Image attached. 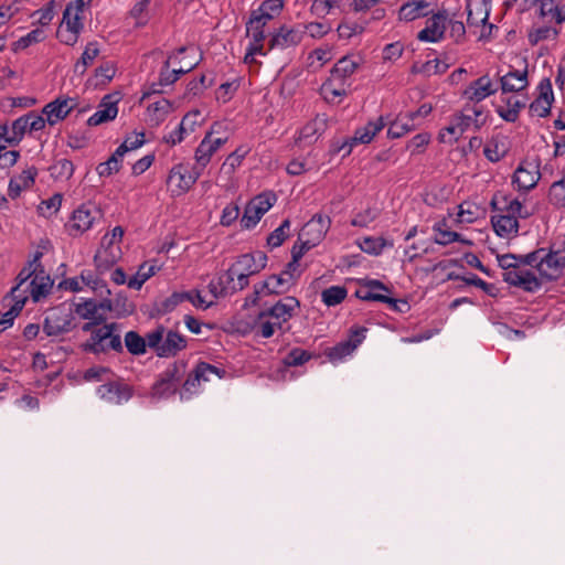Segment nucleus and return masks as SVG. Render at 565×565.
<instances>
[{"mask_svg": "<svg viewBox=\"0 0 565 565\" xmlns=\"http://www.w3.org/2000/svg\"><path fill=\"white\" fill-rule=\"evenodd\" d=\"M124 234V228L121 226H116L111 232L106 233L103 236L100 246L94 256V263L98 274H104L121 258V242Z\"/></svg>", "mask_w": 565, "mask_h": 565, "instance_id": "0eeeda50", "label": "nucleus"}, {"mask_svg": "<svg viewBox=\"0 0 565 565\" xmlns=\"http://www.w3.org/2000/svg\"><path fill=\"white\" fill-rule=\"evenodd\" d=\"M267 265V256L263 252L244 254L237 257L232 266L218 278L228 294L243 290L248 286L249 277L262 271Z\"/></svg>", "mask_w": 565, "mask_h": 565, "instance_id": "7ed1b4c3", "label": "nucleus"}, {"mask_svg": "<svg viewBox=\"0 0 565 565\" xmlns=\"http://www.w3.org/2000/svg\"><path fill=\"white\" fill-rule=\"evenodd\" d=\"M284 7L282 0H266L250 14L247 22V35L250 38V43L245 55V62H254L256 54L263 52V41L265 40V25L278 15Z\"/></svg>", "mask_w": 565, "mask_h": 565, "instance_id": "20e7f679", "label": "nucleus"}, {"mask_svg": "<svg viewBox=\"0 0 565 565\" xmlns=\"http://www.w3.org/2000/svg\"><path fill=\"white\" fill-rule=\"evenodd\" d=\"M490 0H468L467 12H468V25L480 26V39H486L491 35L493 29L492 24H488L490 13Z\"/></svg>", "mask_w": 565, "mask_h": 565, "instance_id": "dca6fc26", "label": "nucleus"}, {"mask_svg": "<svg viewBox=\"0 0 565 565\" xmlns=\"http://www.w3.org/2000/svg\"><path fill=\"white\" fill-rule=\"evenodd\" d=\"M157 270L156 265L142 264L137 273L127 281L129 288L139 290L142 285L154 275Z\"/></svg>", "mask_w": 565, "mask_h": 565, "instance_id": "4d7b16f0", "label": "nucleus"}, {"mask_svg": "<svg viewBox=\"0 0 565 565\" xmlns=\"http://www.w3.org/2000/svg\"><path fill=\"white\" fill-rule=\"evenodd\" d=\"M548 200L557 209H565V179L555 181L550 186Z\"/></svg>", "mask_w": 565, "mask_h": 565, "instance_id": "bf43d9fd", "label": "nucleus"}, {"mask_svg": "<svg viewBox=\"0 0 565 565\" xmlns=\"http://www.w3.org/2000/svg\"><path fill=\"white\" fill-rule=\"evenodd\" d=\"M88 2L89 0H77L74 3L67 4L63 14L62 23L60 25L81 33L83 29V9L84 6Z\"/></svg>", "mask_w": 565, "mask_h": 565, "instance_id": "4c0bfd02", "label": "nucleus"}, {"mask_svg": "<svg viewBox=\"0 0 565 565\" xmlns=\"http://www.w3.org/2000/svg\"><path fill=\"white\" fill-rule=\"evenodd\" d=\"M276 198L273 193H264L254 198L246 206L241 224L244 228L254 227L262 216L273 206Z\"/></svg>", "mask_w": 565, "mask_h": 565, "instance_id": "6ab92c4d", "label": "nucleus"}, {"mask_svg": "<svg viewBox=\"0 0 565 565\" xmlns=\"http://www.w3.org/2000/svg\"><path fill=\"white\" fill-rule=\"evenodd\" d=\"M366 329L361 328L352 332L350 340L339 343L338 345L328 350L327 355L331 362H339L345 356L352 354V352L362 343L365 339Z\"/></svg>", "mask_w": 565, "mask_h": 565, "instance_id": "c756f323", "label": "nucleus"}, {"mask_svg": "<svg viewBox=\"0 0 565 565\" xmlns=\"http://www.w3.org/2000/svg\"><path fill=\"white\" fill-rule=\"evenodd\" d=\"M384 126L382 117L369 121L365 126L355 130L354 136L341 147V150H345L344 153L349 154L353 146L370 143Z\"/></svg>", "mask_w": 565, "mask_h": 565, "instance_id": "393cba45", "label": "nucleus"}, {"mask_svg": "<svg viewBox=\"0 0 565 565\" xmlns=\"http://www.w3.org/2000/svg\"><path fill=\"white\" fill-rule=\"evenodd\" d=\"M46 38L45 31L42 28H36L22 36L14 43V50H23L28 46L42 42Z\"/></svg>", "mask_w": 565, "mask_h": 565, "instance_id": "0e129e2a", "label": "nucleus"}, {"mask_svg": "<svg viewBox=\"0 0 565 565\" xmlns=\"http://www.w3.org/2000/svg\"><path fill=\"white\" fill-rule=\"evenodd\" d=\"M483 215L482 209L475 202L465 201L458 206L455 222L458 224H472Z\"/></svg>", "mask_w": 565, "mask_h": 565, "instance_id": "de8ad7c7", "label": "nucleus"}, {"mask_svg": "<svg viewBox=\"0 0 565 565\" xmlns=\"http://www.w3.org/2000/svg\"><path fill=\"white\" fill-rule=\"evenodd\" d=\"M345 297L347 289L341 286H332L321 294L322 301L329 307L339 305Z\"/></svg>", "mask_w": 565, "mask_h": 565, "instance_id": "052dcab7", "label": "nucleus"}, {"mask_svg": "<svg viewBox=\"0 0 565 565\" xmlns=\"http://www.w3.org/2000/svg\"><path fill=\"white\" fill-rule=\"evenodd\" d=\"M497 262L503 270V280L509 285L520 287L525 291H535L541 287V281L536 276V265L531 259V254L525 256L498 254Z\"/></svg>", "mask_w": 565, "mask_h": 565, "instance_id": "f03ea898", "label": "nucleus"}, {"mask_svg": "<svg viewBox=\"0 0 565 565\" xmlns=\"http://www.w3.org/2000/svg\"><path fill=\"white\" fill-rule=\"evenodd\" d=\"M498 92V86L492 78L484 74L477 79L470 82L462 90V97L470 103H481L486 98L494 95Z\"/></svg>", "mask_w": 565, "mask_h": 565, "instance_id": "4be33fe9", "label": "nucleus"}, {"mask_svg": "<svg viewBox=\"0 0 565 565\" xmlns=\"http://www.w3.org/2000/svg\"><path fill=\"white\" fill-rule=\"evenodd\" d=\"M63 285L65 289L74 292L84 290V287L86 286L93 291L99 292V295L110 294V290L106 287L104 281L100 280L92 270H83L79 276L65 279Z\"/></svg>", "mask_w": 565, "mask_h": 565, "instance_id": "b1692460", "label": "nucleus"}, {"mask_svg": "<svg viewBox=\"0 0 565 565\" xmlns=\"http://www.w3.org/2000/svg\"><path fill=\"white\" fill-rule=\"evenodd\" d=\"M121 158L122 156H117V151H115L107 161L97 166L96 171L98 175L105 178L118 172L120 169Z\"/></svg>", "mask_w": 565, "mask_h": 565, "instance_id": "e2e57ef3", "label": "nucleus"}, {"mask_svg": "<svg viewBox=\"0 0 565 565\" xmlns=\"http://www.w3.org/2000/svg\"><path fill=\"white\" fill-rule=\"evenodd\" d=\"M362 62L359 55H348L338 61L330 76L348 83V78L358 70Z\"/></svg>", "mask_w": 565, "mask_h": 565, "instance_id": "a19ab883", "label": "nucleus"}, {"mask_svg": "<svg viewBox=\"0 0 565 565\" xmlns=\"http://www.w3.org/2000/svg\"><path fill=\"white\" fill-rule=\"evenodd\" d=\"M431 10V2L427 0H409L399 8L398 19L411 22L428 15Z\"/></svg>", "mask_w": 565, "mask_h": 565, "instance_id": "f704fd0d", "label": "nucleus"}, {"mask_svg": "<svg viewBox=\"0 0 565 565\" xmlns=\"http://www.w3.org/2000/svg\"><path fill=\"white\" fill-rule=\"evenodd\" d=\"M509 151V141L504 136L492 137L484 146L483 153L491 162L500 161Z\"/></svg>", "mask_w": 565, "mask_h": 565, "instance_id": "a18cd8bd", "label": "nucleus"}, {"mask_svg": "<svg viewBox=\"0 0 565 565\" xmlns=\"http://www.w3.org/2000/svg\"><path fill=\"white\" fill-rule=\"evenodd\" d=\"M36 175L35 168H28L23 170L18 177H14L9 182V196L15 199L20 195V193L29 189L33 183Z\"/></svg>", "mask_w": 565, "mask_h": 565, "instance_id": "c03bdc74", "label": "nucleus"}, {"mask_svg": "<svg viewBox=\"0 0 565 565\" xmlns=\"http://www.w3.org/2000/svg\"><path fill=\"white\" fill-rule=\"evenodd\" d=\"M223 282L218 280V278L213 279L209 282V292L203 294L200 290H192L189 292H181L173 295L175 301L189 300L193 306L200 309H207L212 305H214L215 300L220 297H225L230 295L227 290L222 285Z\"/></svg>", "mask_w": 565, "mask_h": 565, "instance_id": "4468645a", "label": "nucleus"}, {"mask_svg": "<svg viewBox=\"0 0 565 565\" xmlns=\"http://www.w3.org/2000/svg\"><path fill=\"white\" fill-rule=\"evenodd\" d=\"M102 217L100 209L93 203L78 206L68 222V231L73 236L82 235L93 227Z\"/></svg>", "mask_w": 565, "mask_h": 565, "instance_id": "2eb2a0df", "label": "nucleus"}, {"mask_svg": "<svg viewBox=\"0 0 565 565\" xmlns=\"http://www.w3.org/2000/svg\"><path fill=\"white\" fill-rule=\"evenodd\" d=\"M4 301L10 305V309L1 315L0 331H4L13 324V320L21 312L24 306L23 300L15 298L12 294L10 297H7Z\"/></svg>", "mask_w": 565, "mask_h": 565, "instance_id": "3c124183", "label": "nucleus"}, {"mask_svg": "<svg viewBox=\"0 0 565 565\" xmlns=\"http://www.w3.org/2000/svg\"><path fill=\"white\" fill-rule=\"evenodd\" d=\"M184 372L185 365L183 363L174 364L172 367L168 369L163 379L154 385L153 394L156 396L164 395L166 391H161V387L166 384L168 385V390L177 391L178 384L181 381Z\"/></svg>", "mask_w": 565, "mask_h": 565, "instance_id": "79ce46f5", "label": "nucleus"}, {"mask_svg": "<svg viewBox=\"0 0 565 565\" xmlns=\"http://www.w3.org/2000/svg\"><path fill=\"white\" fill-rule=\"evenodd\" d=\"M331 221L324 215H315L306 225L302 227L299 234V242L296 244L299 248H302L303 253L309 250L319 244L330 227Z\"/></svg>", "mask_w": 565, "mask_h": 565, "instance_id": "ddd939ff", "label": "nucleus"}, {"mask_svg": "<svg viewBox=\"0 0 565 565\" xmlns=\"http://www.w3.org/2000/svg\"><path fill=\"white\" fill-rule=\"evenodd\" d=\"M490 205L492 210L498 211L504 215H512L516 220L527 218L533 213L532 209L523 204L520 200L508 198L502 194L493 195Z\"/></svg>", "mask_w": 565, "mask_h": 565, "instance_id": "5701e85b", "label": "nucleus"}, {"mask_svg": "<svg viewBox=\"0 0 565 565\" xmlns=\"http://www.w3.org/2000/svg\"><path fill=\"white\" fill-rule=\"evenodd\" d=\"M249 151L250 148L248 146L242 145L226 157L215 179L217 185L222 188H230L232 185V180L236 169L241 167Z\"/></svg>", "mask_w": 565, "mask_h": 565, "instance_id": "a211bd4d", "label": "nucleus"}, {"mask_svg": "<svg viewBox=\"0 0 565 565\" xmlns=\"http://www.w3.org/2000/svg\"><path fill=\"white\" fill-rule=\"evenodd\" d=\"M205 117L199 109L188 113L181 120L179 127L164 137V141L171 146L182 142L192 135L198 127L202 126Z\"/></svg>", "mask_w": 565, "mask_h": 565, "instance_id": "412c9836", "label": "nucleus"}, {"mask_svg": "<svg viewBox=\"0 0 565 565\" xmlns=\"http://www.w3.org/2000/svg\"><path fill=\"white\" fill-rule=\"evenodd\" d=\"M303 36L300 28L281 26L270 39V49H288L299 44Z\"/></svg>", "mask_w": 565, "mask_h": 565, "instance_id": "2f4dec72", "label": "nucleus"}, {"mask_svg": "<svg viewBox=\"0 0 565 565\" xmlns=\"http://www.w3.org/2000/svg\"><path fill=\"white\" fill-rule=\"evenodd\" d=\"M39 267V256H36L29 267L21 270L18 276L19 282L12 288V295L22 299L24 303L29 296L35 302L40 301L53 287V280L43 270L38 271Z\"/></svg>", "mask_w": 565, "mask_h": 565, "instance_id": "39448f33", "label": "nucleus"}, {"mask_svg": "<svg viewBox=\"0 0 565 565\" xmlns=\"http://www.w3.org/2000/svg\"><path fill=\"white\" fill-rule=\"evenodd\" d=\"M111 310V301L104 300L102 302H95L94 300H87L79 302L75 306V312L85 320H89L83 326L84 331H90L94 324H98L106 319V312Z\"/></svg>", "mask_w": 565, "mask_h": 565, "instance_id": "f3484780", "label": "nucleus"}, {"mask_svg": "<svg viewBox=\"0 0 565 565\" xmlns=\"http://www.w3.org/2000/svg\"><path fill=\"white\" fill-rule=\"evenodd\" d=\"M185 347V340L177 332L169 331L161 345L158 348V355L170 356Z\"/></svg>", "mask_w": 565, "mask_h": 565, "instance_id": "09e8293b", "label": "nucleus"}, {"mask_svg": "<svg viewBox=\"0 0 565 565\" xmlns=\"http://www.w3.org/2000/svg\"><path fill=\"white\" fill-rule=\"evenodd\" d=\"M328 119L324 115H317L315 119L305 125L297 139V142L303 145H311L324 132Z\"/></svg>", "mask_w": 565, "mask_h": 565, "instance_id": "c9c22d12", "label": "nucleus"}, {"mask_svg": "<svg viewBox=\"0 0 565 565\" xmlns=\"http://www.w3.org/2000/svg\"><path fill=\"white\" fill-rule=\"evenodd\" d=\"M491 223L495 234L503 239H512L519 233V221L512 215L499 214L491 217Z\"/></svg>", "mask_w": 565, "mask_h": 565, "instance_id": "72a5a7b5", "label": "nucleus"}, {"mask_svg": "<svg viewBox=\"0 0 565 565\" xmlns=\"http://www.w3.org/2000/svg\"><path fill=\"white\" fill-rule=\"evenodd\" d=\"M540 178L539 163L535 161H524L513 174V184H515L518 190L529 191L537 184Z\"/></svg>", "mask_w": 565, "mask_h": 565, "instance_id": "a878e982", "label": "nucleus"}, {"mask_svg": "<svg viewBox=\"0 0 565 565\" xmlns=\"http://www.w3.org/2000/svg\"><path fill=\"white\" fill-rule=\"evenodd\" d=\"M356 297L361 300H386V295H391V290L384 284L376 279H363L359 282V288L355 292Z\"/></svg>", "mask_w": 565, "mask_h": 565, "instance_id": "7c9ffc66", "label": "nucleus"}, {"mask_svg": "<svg viewBox=\"0 0 565 565\" xmlns=\"http://www.w3.org/2000/svg\"><path fill=\"white\" fill-rule=\"evenodd\" d=\"M75 106L76 102L73 98H56L43 107L42 114L45 116L47 125L54 126L65 119Z\"/></svg>", "mask_w": 565, "mask_h": 565, "instance_id": "bb28decb", "label": "nucleus"}, {"mask_svg": "<svg viewBox=\"0 0 565 565\" xmlns=\"http://www.w3.org/2000/svg\"><path fill=\"white\" fill-rule=\"evenodd\" d=\"M119 99L118 94L106 95L98 105L97 110L88 118V125L98 126L115 119L118 114L117 104Z\"/></svg>", "mask_w": 565, "mask_h": 565, "instance_id": "c85d7f7f", "label": "nucleus"}, {"mask_svg": "<svg viewBox=\"0 0 565 565\" xmlns=\"http://www.w3.org/2000/svg\"><path fill=\"white\" fill-rule=\"evenodd\" d=\"M172 111V104L166 98H159L147 107L145 120L150 126H159Z\"/></svg>", "mask_w": 565, "mask_h": 565, "instance_id": "58836bf2", "label": "nucleus"}, {"mask_svg": "<svg viewBox=\"0 0 565 565\" xmlns=\"http://www.w3.org/2000/svg\"><path fill=\"white\" fill-rule=\"evenodd\" d=\"M73 329V316L70 309L53 308L45 317L43 330L49 337L60 335Z\"/></svg>", "mask_w": 565, "mask_h": 565, "instance_id": "aec40b11", "label": "nucleus"}, {"mask_svg": "<svg viewBox=\"0 0 565 565\" xmlns=\"http://www.w3.org/2000/svg\"><path fill=\"white\" fill-rule=\"evenodd\" d=\"M52 175L60 180H68L74 173V166L67 159H61L51 167Z\"/></svg>", "mask_w": 565, "mask_h": 565, "instance_id": "774afa93", "label": "nucleus"}, {"mask_svg": "<svg viewBox=\"0 0 565 565\" xmlns=\"http://www.w3.org/2000/svg\"><path fill=\"white\" fill-rule=\"evenodd\" d=\"M26 132H29V120L26 115H24L12 122L11 132L6 137V142L10 146H15L23 139Z\"/></svg>", "mask_w": 565, "mask_h": 565, "instance_id": "6e6d98bb", "label": "nucleus"}, {"mask_svg": "<svg viewBox=\"0 0 565 565\" xmlns=\"http://www.w3.org/2000/svg\"><path fill=\"white\" fill-rule=\"evenodd\" d=\"M540 94L536 99L531 104L530 110L537 117H545L548 115L554 95L552 85L548 79H543L539 86Z\"/></svg>", "mask_w": 565, "mask_h": 565, "instance_id": "473e14b6", "label": "nucleus"}, {"mask_svg": "<svg viewBox=\"0 0 565 565\" xmlns=\"http://www.w3.org/2000/svg\"><path fill=\"white\" fill-rule=\"evenodd\" d=\"M259 286L262 290L265 292V295H279L287 292L291 288V279L282 275H273L268 277L264 282H262Z\"/></svg>", "mask_w": 565, "mask_h": 565, "instance_id": "8fccbe9b", "label": "nucleus"}, {"mask_svg": "<svg viewBox=\"0 0 565 565\" xmlns=\"http://www.w3.org/2000/svg\"><path fill=\"white\" fill-rule=\"evenodd\" d=\"M411 117L408 118H397L395 119L388 127L387 135L391 138H399L407 134L408 131L414 129V125L411 122Z\"/></svg>", "mask_w": 565, "mask_h": 565, "instance_id": "69168bd1", "label": "nucleus"}, {"mask_svg": "<svg viewBox=\"0 0 565 565\" xmlns=\"http://www.w3.org/2000/svg\"><path fill=\"white\" fill-rule=\"evenodd\" d=\"M145 143L143 132H134L116 149L117 156H125L127 152L140 148Z\"/></svg>", "mask_w": 565, "mask_h": 565, "instance_id": "680f3d73", "label": "nucleus"}, {"mask_svg": "<svg viewBox=\"0 0 565 565\" xmlns=\"http://www.w3.org/2000/svg\"><path fill=\"white\" fill-rule=\"evenodd\" d=\"M198 50L194 46L180 47L178 54L169 56L166 71L161 72V82L166 85L174 83L180 74L190 72L198 64Z\"/></svg>", "mask_w": 565, "mask_h": 565, "instance_id": "9d476101", "label": "nucleus"}, {"mask_svg": "<svg viewBox=\"0 0 565 565\" xmlns=\"http://www.w3.org/2000/svg\"><path fill=\"white\" fill-rule=\"evenodd\" d=\"M358 245L364 253L377 256L386 246L392 247L393 243L384 239L383 237L367 236L359 241Z\"/></svg>", "mask_w": 565, "mask_h": 565, "instance_id": "5fc2aeb1", "label": "nucleus"}, {"mask_svg": "<svg viewBox=\"0 0 565 565\" xmlns=\"http://www.w3.org/2000/svg\"><path fill=\"white\" fill-rule=\"evenodd\" d=\"M90 332L89 340L84 344L86 351L100 353L121 349L120 334L115 323L103 324L97 328L92 327Z\"/></svg>", "mask_w": 565, "mask_h": 565, "instance_id": "9b49d317", "label": "nucleus"}, {"mask_svg": "<svg viewBox=\"0 0 565 565\" xmlns=\"http://www.w3.org/2000/svg\"><path fill=\"white\" fill-rule=\"evenodd\" d=\"M557 35L558 31L556 29L551 26H542L534 29L529 33V41L531 42V44L535 45L546 40L554 41L556 40Z\"/></svg>", "mask_w": 565, "mask_h": 565, "instance_id": "338daca9", "label": "nucleus"}, {"mask_svg": "<svg viewBox=\"0 0 565 565\" xmlns=\"http://www.w3.org/2000/svg\"><path fill=\"white\" fill-rule=\"evenodd\" d=\"M201 171L196 164L192 169L185 163L173 166L167 178V185L171 194L179 196L186 193L199 179Z\"/></svg>", "mask_w": 565, "mask_h": 565, "instance_id": "f8f14e48", "label": "nucleus"}, {"mask_svg": "<svg viewBox=\"0 0 565 565\" xmlns=\"http://www.w3.org/2000/svg\"><path fill=\"white\" fill-rule=\"evenodd\" d=\"M302 248L298 249V246L295 245L292 247V260L288 263L285 270L281 273L282 276L291 279V287L296 282V280L299 278L301 274L299 259L303 256Z\"/></svg>", "mask_w": 565, "mask_h": 565, "instance_id": "13d9d810", "label": "nucleus"}, {"mask_svg": "<svg viewBox=\"0 0 565 565\" xmlns=\"http://www.w3.org/2000/svg\"><path fill=\"white\" fill-rule=\"evenodd\" d=\"M470 114H458L451 122L439 132V140L445 143H452L470 127H481L486 122V115L482 106H475Z\"/></svg>", "mask_w": 565, "mask_h": 565, "instance_id": "1a4fd4ad", "label": "nucleus"}, {"mask_svg": "<svg viewBox=\"0 0 565 565\" xmlns=\"http://www.w3.org/2000/svg\"><path fill=\"white\" fill-rule=\"evenodd\" d=\"M504 102L507 108L499 107L497 110L499 116L507 121H515L520 110L525 107L526 100L524 98L509 97Z\"/></svg>", "mask_w": 565, "mask_h": 565, "instance_id": "603ef678", "label": "nucleus"}, {"mask_svg": "<svg viewBox=\"0 0 565 565\" xmlns=\"http://www.w3.org/2000/svg\"><path fill=\"white\" fill-rule=\"evenodd\" d=\"M349 84L330 76L321 86V95L327 103L335 104L348 93Z\"/></svg>", "mask_w": 565, "mask_h": 565, "instance_id": "ea45409f", "label": "nucleus"}, {"mask_svg": "<svg viewBox=\"0 0 565 565\" xmlns=\"http://www.w3.org/2000/svg\"><path fill=\"white\" fill-rule=\"evenodd\" d=\"M433 231L435 233V242L439 245H448L454 242L470 245L471 242L461 237L460 234L451 231L445 221L435 223Z\"/></svg>", "mask_w": 565, "mask_h": 565, "instance_id": "49530a36", "label": "nucleus"}, {"mask_svg": "<svg viewBox=\"0 0 565 565\" xmlns=\"http://www.w3.org/2000/svg\"><path fill=\"white\" fill-rule=\"evenodd\" d=\"M531 259L536 265V271L542 278L557 279L565 268V243L550 252L539 249L531 253Z\"/></svg>", "mask_w": 565, "mask_h": 565, "instance_id": "6e6552de", "label": "nucleus"}, {"mask_svg": "<svg viewBox=\"0 0 565 565\" xmlns=\"http://www.w3.org/2000/svg\"><path fill=\"white\" fill-rule=\"evenodd\" d=\"M447 15L443 12L434 14L426 21V26L417 34L422 42L437 43L443 40L446 26Z\"/></svg>", "mask_w": 565, "mask_h": 565, "instance_id": "cd10ccee", "label": "nucleus"}, {"mask_svg": "<svg viewBox=\"0 0 565 565\" xmlns=\"http://www.w3.org/2000/svg\"><path fill=\"white\" fill-rule=\"evenodd\" d=\"M527 85L526 68L510 71L501 77V88L503 93L521 92L526 88Z\"/></svg>", "mask_w": 565, "mask_h": 565, "instance_id": "37998d69", "label": "nucleus"}, {"mask_svg": "<svg viewBox=\"0 0 565 565\" xmlns=\"http://www.w3.org/2000/svg\"><path fill=\"white\" fill-rule=\"evenodd\" d=\"M230 135L231 129L224 122H214L210 127L194 152L195 164L201 170L210 163L214 153L227 142Z\"/></svg>", "mask_w": 565, "mask_h": 565, "instance_id": "423d86ee", "label": "nucleus"}, {"mask_svg": "<svg viewBox=\"0 0 565 565\" xmlns=\"http://www.w3.org/2000/svg\"><path fill=\"white\" fill-rule=\"evenodd\" d=\"M97 394L102 399L113 404L127 402L131 396L130 388L127 385L118 383L100 385L97 390Z\"/></svg>", "mask_w": 565, "mask_h": 565, "instance_id": "e433bc0d", "label": "nucleus"}, {"mask_svg": "<svg viewBox=\"0 0 565 565\" xmlns=\"http://www.w3.org/2000/svg\"><path fill=\"white\" fill-rule=\"evenodd\" d=\"M300 302L297 298L287 296L271 307L259 311L255 317L241 319L238 329L244 333H254L256 337L270 338L276 330L281 329L297 312Z\"/></svg>", "mask_w": 565, "mask_h": 565, "instance_id": "f257e3e1", "label": "nucleus"}, {"mask_svg": "<svg viewBox=\"0 0 565 565\" xmlns=\"http://www.w3.org/2000/svg\"><path fill=\"white\" fill-rule=\"evenodd\" d=\"M99 55V47L96 42H89L81 56V58L75 63L74 71L81 75H83L87 67L90 66L96 57Z\"/></svg>", "mask_w": 565, "mask_h": 565, "instance_id": "864d4df0", "label": "nucleus"}]
</instances>
